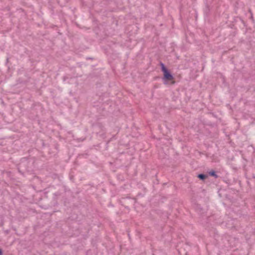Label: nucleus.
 Segmentation results:
<instances>
[{
	"label": "nucleus",
	"mask_w": 255,
	"mask_h": 255,
	"mask_svg": "<svg viewBox=\"0 0 255 255\" xmlns=\"http://www.w3.org/2000/svg\"><path fill=\"white\" fill-rule=\"evenodd\" d=\"M33 162L26 158H22L17 166L18 172L22 175L27 173L31 174L33 171Z\"/></svg>",
	"instance_id": "f257e3e1"
},
{
	"label": "nucleus",
	"mask_w": 255,
	"mask_h": 255,
	"mask_svg": "<svg viewBox=\"0 0 255 255\" xmlns=\"http://www.w3.org/2000/svg\"><path fill=\"white\" fill-rule=\"evenodd\" d=\"M159 65L161 71L163 73L162 79L163 84L164 85L169 84L170 85L175 84V81L174 80V76L170 70L167 68L163 63L160 62Z\"/></svg>",
	"instance_id": "f03ea898"
},
{
	"label": "nucleus",
	"mask_w": 255,
	"mask_h": 255,
	"mask_svg": "<svg viewBox=\"0 0 255 255\" xmlns=\"http://www.w3.org/2000/svg\"><path fill=\"white\" fill-rule=\"evenodd\" d=\"M213 0H206L205 1V7L204 9V12L206 16H208L210 14V6Z\"/></svg>",
	"instance_id": "7ed1b4c3"
},
{
	"label": "nucleus",
	"mask_w": 255,
	"mask_h": 255,
	"mask_svg": "<svg viewBox=\"0 0 255 255\" xmlns=\"http://www.w3.org/2000/svg\"><path fill=\"white\" fill-rule=\"evenodd\" d=\"M92 127L94 129L97 130V132L104 131L105 129V128L102 123L99 122L93 123L92 125Z\"/></svg>",
	"instance_id": "20e7f679"
},
{
	"label": "nucleus",
	"mask_w": 255,
	"mask_h": 255,
	"mask_svg": "<svg viewBox=\"0 0 255 255\" xmlns=\"http://www.w3.org/2000/svg\"><path fill=\"white\" fill-rule=\"evenodd\" d=\"M0 174L1 176V178L2 180H5V179H7L10 178L11 177V172L10 171H5L4 170H0Z\"/></svg>",
	"instance_id": "39448f33"
},
{
	"label": "nucleus",
	"mask_w": 255,
	"mask_h": 255,
	"mask_svg": "<svg viewBox=\"0 0 255 255\" xmlns=\"http://www.w3.org/2000/svg\"><path fill=\"white\" fill-rule=\"evenodd\" d=\"M194 208L196 212L200 216H204L206 213L205 209L203 208L200 204H196Z\"/></svg>",
	"instance_id": "423d86ee"
},
{
	"label": "nucleus",
	"mask_w": 255,
	"mask_h": 255,
	"mask_svg": "<svg viewBox=\"0 0 255 255\" xmlns=\"http://www.w3.org/2000/svg\"><path fill=\"white\" fill-rule=\"evenodd\" d=\"M197 177L200 180L205 181L206 179L208 178V175L207 174L201 173L197 174Z\"/></svg>",
	"instance_id": "0eeeda50"
},
{
	"label": "nucleus",
	"mask_w": 255,
	"mask_h": 255,
	"mask_svg": "<svg viewBox=\"0 0 255 255\" xmlns=\"http://www.w3.org/2000/svg\"><path fill=\"white\" fill-rule=\"evenodd\" d=\"M207 174L208 175V176H210L213 177L216 179L219 177V175L217 174V172L214 169H211V170L208 171Z\"/></svg>",
	"instance_id": "6e6552de"
},
{
	"label": "nucleus",
	"mask_w": 255,
	"mask_h": 255,
	"mask_svg": "<svg viewBox=\"0 0 255 255\" xmlns=\"http://www.w3.org/2000/svg\"><path fill=\"white\" fill-rule=\"evenodd\" d=\"M237 19H239L244 24V25L245 26V22H244V21L241 18V17H237Z\"/></svg>",
	"instance_id": "1a4fd4ad"
},
{
	"label": "nucleus",
	"mask_w": 255,
	"mask_h": 255,
	"mask_svg": "<svg viewBox=\"0 0 255 255\" xmlns=\"http://www.w3.org/2000/svg\"><path fill=\"white\" fill-rule=\"evenodd\" d=\"M54 195L55 196H59L60 194V193H59L57 192V193H55L54 194Z\"/></svg>",
	"instance_id": "9d476101"
},
{
	"label": "nucleus",
	"mask_w": 255,
	"mask_h": 255,
	"mask_svg": "<svg viewBox=\"0 0 255 255\" xmlns=\"http://www.w3.org/2000/svg\"><path fill=\"white\" fill-rule=\"evenodd\" d=\"M0 255H3V251L0 248Z\"/></svg>",
	"instance_id": "9b49d317"
},
{
	"label": "nucleus",
	"mask_w": 255,
	"mask_h": 255,
	"mask_svg": "<svg viewBox=\"0 0 255 255\" xmlns=\"http://www.w3.org/2000/svg\"><path fill=\"white\" fill-rule=\"evenodd\" d=\"M86 59H87V60H93V59H94V58H93V57H87V58H86Z\"/></svg>",
	"instance_id": "f8f14e48"
},
{
	"label": "nucleus",
	"mask_w": 255,
	"mask_h": 255,
	"mask_svg": "<svg viewBox=\"0 0 255 255\" xmlns=\"http://www.w3.org/2000/svg\"><path fill=\"white\" fill-rule=\"evenodd\" d=\"M53 176L55 177H54V178H55L56 177H57V179H58L59 180H60L59 177L57 175L55 174V175H54Z\"/></svg>",
	"instance_id": "ddd939ff"
},
{
	"label": "nucleus",
	"mask_w": 255,
	"mask_h": 255,
	"mask_svg": "<svg viewBox=\"0 0 255 255\" xmlns=\"http://www.w3.org/2000/svg\"><path fill=\"white\" fill-rule=\"evenodd\" d=\"M6 61H7V62H8V58L6 59Z\"/></svg>",
	"instance_id": "4468645a"
},
{
	"label": "nucleus",
	"mask_w": 255,
	"mask_h": 255,
	"mask_svg": "<svg viewBox=\"0 0 255 255\" xmlns=\"http://www.w3.org/2000/svg\"><path fill=\"white\" fill-rule=\"evenodd\" d=\"M211 114H212L213 116H214V113H211Z\"/></svg>",
	"instance_id": "2eb2a0df"
},
{
	"label": "nucleus",
	"mask_w": 255,
	"mask_h": 255,
	"mask_svg": "<svg viewBox=\"0 0 255 255\" xmlns=\"http://www.w3.org/2000/svg\"><path fill=\"white\" fill-rule=\"evenodd\" d=\"M126 198H123V199L124 200H125Z\"/></svg>",
	"instance_id": "dca6fc26"
}]
</instances>
